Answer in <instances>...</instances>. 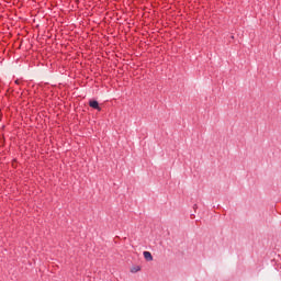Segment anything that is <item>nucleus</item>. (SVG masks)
I'll return each instance as SVG.
<instances>
[{
  "label": "nucleus",
  "mask_w": 281,
  "mask_h": 281,
  "mask_svg": "<svg viewBox=\"0 0 281 281\" xmlns=\"http://www.w3.org/2000/svg\"><path fill=\"white\" fill-rule=\"evenodd\" d=\"M89 106H91V109H95L97 111H102V108H100V103H98V101L95 100H90Z\"/></svg>",
  "instance_id": "f257e3e1"
},
{
  "label": "nucleus",
  "mask_w": 281,
  "mask_h": 281,
  "mask_svg": "<svg viewBox=\"0 0 281 281\" xmlns=\"http://www.w3.org/2000/svg\"><path fill=\"white\" fill-rule=\"evenodd\" d=\"M138 271H142V267L136 266L131 269V273H137Z\"/></svg>",
  "instance_id": "7ed1b4c3"
},
{
  "label": "nucleus",
  "mask_w": 281,
  "mask_h": 281,
  "mask_svg": "<svg viewBox=\"0 0 281 281\" xmlns=\"http://www.w3.org/2000/svg\"><path fill=\"white\" fill-rule=\"evenodd\" d=\"M143 256L148 262L153 261V254H150V251H144Z\"/></svg>",
  "instance_id": "f03ea898"
},
{
  "label": "nucleus",
  "mask_w": 281,
  "mask_h": 281,
  "mask_svg": "<svg viewBox=\"0 0 281 281\" xmlns=\"http://www.w3.org/2000/svg\"><path fill=\"white\" fill-rule=\"evenodd\" d=\"M15 85H19V79H18V80H15Z\"/></svg>",
  "instance_id": "20e7f679"
}]
</instances>
